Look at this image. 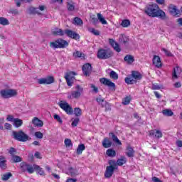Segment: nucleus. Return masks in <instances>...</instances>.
<instances>
[{
	"mask_svg": "<svg viewBox=\"0 0 182 182\" xmlns=\"http://www.w3.org/2000/svg\"><path fill=\"white\" fill-rule=\"evenodd\" d=\"M144 13L150 18H159L160 19H166V12L160 9L159 5L156 4H148L144 9Z\"/></svg>",
	"mask_w": 182,
	"mask_h": 182,
	"instance_id": "obj_1",
	"label": "nucleus"
},
{
	"mask_svg": "<svg viewBox=\"0 0 182 182\" xmlns=\"http://www.w3.org/2000/svg\"><path fill=\"white\" fill-rule=\"evenodd\" d=\"M53 35L54 36H64L66 35L68 38L71 39H74L75 41H79L80 39V36L79 33L70 30V29H65L63 31L60 28H55L54 31H53Z\"/></svg>",
	"mask_w": 182,
	"mask_h": 182,
	"instance_id": "obj_2",
	"label": "nucleus"
},
{
	"mask_svg": "<svg viewBox=\"0 0 182 182\" xmlns=\"http://www.w3.org/2000/svg\"><path fill=\"white\" fill-rule=\"evenodd\" d=\"M143 75L139 71H132L131 77H125V83L127 85H134L137 83V80H141Z\"/></svg>",
	"mask_w": 182,
	"mask_h": 182,
	"instance_id": "obj_3",
	"label": "nucleus"
},
{
	"mask_svg": "<svg viewBox=\"0 0 182 182\" xmlns=\"http://www.w3.org/2000/svg\"><path fill=\"white\" fill-rule=\"evenodd\" d=\"M113 55V50H112L110 48H100L97 53V58L98 59L105 60L106 59H110V58H112Z\"/></svg>",
	"mask_w": 182,
	"mask_h": 182,
	"instance_id": "obj_4",
	"label": "nucleus"
},
{
	"mask_svg": "<svg viewBox=\"0 0 182 182\" xmlns=\"http://www.w3.org/2000/svg\"><path fill=\"white\" fill-rule=\"evenodd\" d=\"M68 46H69V43L62 38H58L50 43V47L53 48V49H65V48H68Z\"/></svg>",
	"mask_w": 182,
	"mask_h": 182,
	"instance_id": "obj_5",
	"label": "nucleus"
},
{
	"mask_svg": "<svg viewBox=\"0 0 182 182\" xmlns=\"http://www.w3.org/2000/svg\"><path fill=\"white\" fill-rule=\"evenodd\" d=\"M0 96L2 99H11L18 96V90L15 89H3L0 90Z\"/></svg>",
	"mask_w": 182,
	"mask_h": 182,
	"instance_id": "obj_6",
	"label": "nucleus"
},
{
	"mask_svg": "<svg viewBox=\"0 0 182 182\" xmlns=\"http://www.w3.org/2000/svg\"><path fill=\"white\" fill-rule=\"evenodd\" d=\"M13 136L15 140H17L18 141H22L23 143L28 141V140H31L29 136L25 134V132H23L22 130L13 132Z\"/></svg>",
	"mask_w": 182,
	"mask_h": 182,
	"instance_id": "obj_7",
	"label": "nucleus"
},
{
	"mask_svg": "<svg viewBox=\"0 0 182 182\" xmlns=\"http://www.w3.org/2000/svg\"><path fill=\"white\" fill-rule=\"evenodd\" d=\"M32 164H28V162L23 161L20 164V170L21 173H28V174H33L35 173V168Z\"/></svg>",
	"mask_w": 182,
	"mask_h": 182,
	"instance_id": "obj_8",
	"label": "nucleus"
},
{
	"mask_svg": "<svg viewBox=\"0 0 182 182\" xmlns=\"http://www.w3.org/2000/svg\"><path fill=\"white\" fill-rule=\"evenodd\" d=\"M58 106L60 107V109H62V110L65 112L67 114H73V107H72V106H70L68 102L63 100L60 101Z\"/></svg>",
	"mask_w": 182,
	"mask_h": 182,
	"instance_id": "obj_9",
	"label": "nucleus"
},
{
	"mask_svg": "<svg viewBox=\"0 0 182 182\" xmlns=\"http://www.w3.org/2000/svg\"><path fill=\"white\" fill-rule=\"evenodd\" d=\"M83 93V87L80 85L75 86V90L71 91L70 95L68 96L69 99H79Z\"/></svg>",
	"mask_w": 182,
	"mask_h": 182,
	"instance_id": "obj_10",
	"label": "nucleus"
},
{
	"mask_svg": "<svg viewBox=\"0 0 182 182\" xmlns=\"http://www.w3.org/2000/svg\"><path fill=\"white\" fill-rule=\"evenodd\" d=\"M100 82L102 83V85H105V86L109 87V89L113 92L116 90V84H114V82H112L110 80L106 77H102L100 79Z\"/></svg>",
	"mask_w": 182,
	"mask_h": 182,
	"instance_id": "obj_11",
	"label": "nucleus"
},
{
	"mask_svg": "<svg viewBox=\"0 0 182 182\" xmlns=\"http://www.w3.org/2000/svg\"><path fill=\"white\" fill-rule=\"evenodd\" d=\"M168 11L171 15L173 16H176V18H178V16H181V11L177 9L174 4H171L168 8Z\"/></svg>",
	"mask_w": 182,
	"mask_h": 182,
	"instance_id": "obj_12",
	"label": "nucleus"
},
{
	"mask_svg": "<svg viewBox=\"0 0 182 182\" xmlns=\"http://www.w3.org/2000/svg\"><path fill=\"white\" fill-rule=\"evenodd\" d=\"M82 70L84 76L89 77L92 75V64L91 63H85L82 67Z\"/></svg>",
	"mask_w": 182,
	"mask_h": 182,
	"instance_id": "obj_13",
	"label": "nucleus"
},
{
	"mask_svg": "<svg viewBox=\"0 0 182 182\" xmlns=\"http://www.w3.org/2000/svg\"><path fill=\"white\" fill-rule=\"evenodd\" d=\"M55 82L53 76H48L46 78H41L38 80L39 85H52Z\"/></svg>",
	"mask_w": 182,
	"mask_h": 182,
	"instance_id": "obj_14",
	"label": "nucleus"
},
{
	"mask_svg": "<svg viewBox=\"0 0 182 182\" xmlns=\"http://www.w3.org/2000/svg\"><path fill=\"white\" fill-rule=\"evenodd\" d=\"M149 137H154V139H161L163 137V132L159 129H152L149 132Z\"/></svg>",
	"mask_w": 182,
	"mask_h": 182,
	"instance_id": "obj_15",
	"label": "nucleus"
},
{
	"mask_svg": "<svg viewBox=\"0 0 182 182\" xmlns=\"http://www.w3.org/2000/svg\"><path fill=\"white\" fill-rule=\"evenodd\" d=\"M152 63L158 69H160V68L163 67V63H161V58H160V56L159 55H154V58L152 59Z\"/></svg>",
	"mask_w": 182,
	"mask_h": 182,
	"instance_id": "obj_16",
	"label": "nucleus"
},
{
	"mask_svg": "<svg viewBox=\"0 0 182 182\" xmlns=\"http://www.w3.org/2000/svg\"><path fill=\"white\" fill-rule=\"evenodd\" d=\"M115 170H116V168H114V167H113L112 166H107L106 167V170L105 172V178H110V177H112V176H113V173H114Z\"/></svg>",
	"mask_w": 182,
	"mask_h": 182,
	"instance_id": "obj_17",
	"label": "nucleus"
},
{
	"mask_svg": "<svg viewBox=\"0 0 182 182\" xmlns=\"http://www.w3.org/2000/svg\"><path fill=\"white\" fill-rule=\"evenodd\" d=\"M109 45H111L112 47L113 48L114 50H115L116 52H118V53L119 52H122V48H120V46L119 45V43H117V42H116V41H114V39L109 38Z\"/></svg>",
	"mask_w": 182,
	"mask_h": 182,
	"instance_id": "obj_18",
	"label": "nucleus"
},
{
	"mask_svg": "<svg viewBox=\"0 0 182 182\" xmlns=\"http://www.w3.org/2000/svg\"><path fill=\"white\" fill-rule=\"evenodd\" d=\"M182 69L180 66H176L173 68V73L172 74V77L173 79H178V76L181 75Z\"/></svg>",
	"mask_w": 182,
	"mask_h": 182,
	"instance_id": "obj_19",
	"label": "nucleus"
},
{
	"mask_svg": "<svg viewBox=\"0 0 182 182\" xmlns=\"http://www.w3.org/2000/svg\"><path fill=\"white\" fill-rule=\"evenodd\" d=\"M65 79L68 86H69V87H72L73 86V80H75V77H72L70 76V74L68 73L65 75Z\"/></svg>",
	"mask_w": 182,
	"mask_h": 182,
	"instance_id": "obj_20",
	"label": "nucleus"
},
{
	"mask_svg": "<svg viewBox=\"0 0 182 182\" xmlns=\"http://www.w3.org/2000/svg\"><path fill=\"white\" fill-rule=\"evenodd\" d=\"M112 144H113V143L112 142V141H110V139H109V138H104L102 141V146L104 147V149H109L112 147Z\"/></svg>",
	"mask_w": 182,
	"mask_h": 182,
	"instance_id": "obj_21",
	"label": "nucleus"
},
{
	"mask_svg": "<svg viewBox=\"0 0 182 182\" xmlns=\"http://www.w3.org/2000/svg\"><path fill=\"white\" fill-rule=\"evenodd\" d=\"M32 123L36 127H42L43 126V122L39 119L38 117H34V119L32 120Z\"/></svg>",
	"mask_w": 182,
	"mask_h": 182,
	"instance_id": "obj_22",
	"label": "nucleus"
},
{
	"mask_svg": "<svg viewBox=\"0 0 182 182\" xmlns=\"http://www.w3.org/2000/svg\"><path fill=\"white\" fill-rule=\"evenodd\" d=\"M134 149L130 145L127 146L126 155L127 157H134Z\"/></svg>",
	"mask_w": 182,
	"mask_h": 182,
	"instance_id": "obj_23",
	"label": "nucleus"
},
{
	"mask_svg": "<svg viewBox=\"0 0 182 182\" xmlns=\"http://www.w3.org/2000/svg\"><path fill=\"white\" fill-rule=\"evenodd\" d=\"M0 168L6 170V160L4 156H0Z\"/></svg>",
	"mask_w": 182,
	"mask_h": 182,
	"instance_id": "obj_24",
	"label": "nucleus"
},
{
	"mask_svg": "<svg viewBox=\"0 0 182 182\" xmlns=\"http://www.w3.org/2000/svg\"><path fill=\"white\" fill-rule=\"evenodd\" d=\"M109 137H111L112 141H114L115 143H117V144L122 145V141H120V140L119 139V138H117V136H116L114 133L110 132L109 134Z\"/></svg>",
	"mask_w": 182,
	"mask_h": 182,
	"instance_id": "obj_25",
	"label": "nucleus"
},
{
	"mask_svg": "<svg viewBox=\"0 0 182 182\" xmlns=\"http://www.w3.org/2000/svg\"><path fill=\"white\" fill-rule=\"evenodd\" d=\"M68 171L71 177H76V176H79V171H77V169L73 167L68 168Z\"/></svg>",
	"mask_w": 182,
	"mask_h": 182,
	"instance_id": "obj_26",
	"label": "nucleus"
},
{
	"mask_svg": "<svg viewBox=\"0 0 182 182\" xmlns=\"http://www.w3.org/2000/svg\"><path fill=\"white\" fill-rule=\"evenodd\" d=\"M85 149H86V146H85V144H80L78 145V146L77 148L76 154L78 156H80V154H82L83 153V151H85Z\"/></svg>",
	"mask_w": 182,
	"mask_h": 182,
	"instance_id": "obj_27",
	"label": "nucleus"
},
{
	"mask_svg": "<svg viewBox=\"0 0 182 182\" xmlns=\"http://www.w3.org/2000/svg\"><path fill=\"white\" fill-rule=\"evenodd\" d=\"M124 60L127 62V63H128L129 65H132V63L134 62V57H133V55H127L124 58Z\"/></svg>",
	"mask_w": 182,
	"mask_h": 182,
	"instance_id": "obj_28",
	"label": "nucleus"
},
{
	"mask_svg": "<svg viewBox=\"0 0 182 182\" xmlns=\"http://www.w3.org/2000/svg\"><path fill=\"white\" fill-rule=\"evenodd\" d=\"M127 163V159L125 156H121L120 159L117 160V166H122L123 164H126Z\"/></svg>",
	"mask_w": 182,
	"mask_h": 182,
	"instance_id": "obj_29",
	"label": "nucleus"
},
{
	"mask_svg": "<svg viewBox=\"0 0 182 182\" xmlns=\"http://www.w3.org/2000/svg\"><path fill=\"white\" fill-rule=\"evenodd\" d=\"M33 168L36 170V171H38V174L40 176H45V171H43V168H41L38 165H33Z\"/></svg>",
	"mask_w": 182,
	"mask_h": 182,
	"instance_id": "obj_30",
	"label": "nucleus"
},
{
	"mask_svg": "<svg viewBox=\"0 0 182 182\" xmlns=\"http://www.w3.org/2000/svg\"><path fill=\"white\" fill-rule=\"evenodd\" d=\"M67 9L68 11H70V12L75 11V2L73 1L67 2Z\"/></svg>",
	"mask_w": 182,
	"mask_h": 182,
	"instance_id": "obj_31",
	"label": "nucleus"
},
{
	"mask_svg": "<svg viewBox=\"0 0 182 182\" xmlns=\"http://www.w3.org/2000/svg\"><path fill=\"white\" fill-rule=\"evenodd\" d=\"M64 144H65V147H67L68 149H72L73 147V143H72V140L70 139L66 138L64 140Z\"/></svg>",
	"mask_w": 182,
	"mask_h": 182,
	"instance_id": "obj_32",
	"label": "nucleus"
},
{
	"mask_svg": "<svg viewBox=\"0 0 182 182\" xmlns=\"http://www.w3.org/2000/svg\"><path fill=\"white\" fill-rule=\"evenodd\" d=\"M106 154L108 157H116V151L113 149H109L106 151Z\"/></svg>",
	"mask_w": 182,
	"mask_h": 182,
	"instance_id": "obj_33",
	"label": "nucleus"
},
{
	"mask_svg": "<svg viewBox=\"0 0 182 182\" xmlns=\"http://www.w3.org/2000/svg\"><path fill=\"white\" fill-rule=\"evenodd\" d=\"M119 41L121 43H127V42H129V38H127L124 34H121L119 38Z\"/></svg>",
	"mask_w": 182,
	"mask_h": 182,
	"instance_id": "obj_34",
	"label": "nucleus"
},
{
	"mask_svg": "<svg viewBox=\"0 0 182 182\" xmlns=\"http://www.w3.org/2000/svg\"><path fill=\"white\" fill-rule=\"evenodd\" d=\"M162 113L164 116H167L168 117H170L174 114V112L170 109H166L162 111Z\"/></svg>",
	"mask_w": 182,
	"mask_h": 182,
	"instance_id": "obj_35",
	"label": "nucleus"
},
{
	"mask_svg": "<svg viewBox=\"0 0 182 182\" xmlns=\"http://www.w3.org/2000/svg\"><path fill=\"white\" fill-rule=\"evenodd\" d=\"M73 23L74 25H77L78 26H80L83 25V21L79 17H75Z\"/></svg>",
	"mask_w": 182,
	"mask_h": 182,
	"instance_id": "obj_36",
	"label": "nucleus"
},
{
	"mask_svg": "<svg viewBox=\"0 0 182 182\" xmlns=\"http://www.w3.org/2000/svg\"><path fill=\"white\" fill-rule=\"evenodd\" d=\"M14 126L16 127H21V126H22V124H23V121H22V119H21L19 118H15L14 119Z\"/></svg>",
	"mask_w": 182,
	"mask_h": 182,
	"instance_id": "obj_37",
	"label": "nucleus"
},
{
	"mask_svg": "<svg viewBox=\"0 0 182 182\" xmlns=\"http://www.w3.org/2000/svg\"><path fill=\"white\" fill-rule=\"evenodd\" d=\"M97 16L98 18V21H100V22H101L102 25H107V21H106V19L104 18L103 15H102V14L98 13Z\"/></svg>",
	"mask_w": 182,
	"mask_h": 182,
	"instance_id": "obj_38",
	"label": "nucleus"
},
{
	"mask_svg": "<svg viewBox=\"0 0 182 182\" xmlns=\"http://www.w3.org/2000/svg\"><path fill=\"white\" fill-rule=\"evenodd\" d=\"M0 25L6 26V25H9V21L5 17H0Z\"/></svg>",
	"mask_w": 182,
	"mask_h": 182,
	"instance_id": "obj_39",
	"label": "nucleus"
},
{
	"mask_svg": "<svg viewBox=\"0 0 182 182\" xmlns=\"http://www.w3.org/2000/svg\"><path fill=\"white\" fill-rule=\"evenodd\" d=\"M29 11H30V14H31L32 15H42V14H41V13L38 11V8L30 7V8H29Z\"/></svg>",
	"mask_w": 182,
	"mask_h": 182,
	"instance_id": "obj_40",
	"label": "nucleus"
},
{
	"mask_svg": "<svg viewBox=\"0 0 182 182\" xmlns=\"http://www.w3.org/2000/svg\"><path fill=\"white\" fill-rule=\"evenodd\" d=\"M121 26L122 28H129L130 26V20L124 19L121 23Z\"/></svg>",
	"mask_w": 182,
	"mask_h": 182,
	"instance_id": "obj_41",
	"label": "nucleus"
},
{
	"mask_svg": "<svg viewBox=\"0 0 182 182\" xmlns=\"http://www.w3.org/2000/svg\"><path fill=\"white\" fill-rule=\"evenodd\" d=\"M109 77L111 79H113L114 80H117V79H119V75L117 74V73L115 71L112 70L109 73Z\"/></svg>",
	"mask_w": 182,
	"mask_h": 182,
	"instance_id": "obj_42",
	"label": "nucleus"
},
{
	"mask_svg": "<svg viewBox=\"0 0 182 182\" xmlns=\"http://www.w3.org/2000/svg\"><path fill=\"white\" fill-rule=\"evenodd\" d=\"M11 177H12V173L11 172H9L7 173H4L1 178L4 181H6L8 180H9V178H11Z\"/></svg>",
	"mask_w": 182,
	"mask_h": 182,
	"instance_id": "obj_43",
	"label": "nucleus"
},
{
	"mask_svg": "<svg viewBox=\"0 0 182 182\" xmlns=\"http://www.w3.org/2000/svg\"><path fill=\"white\" fill-rule=\"evenodd\" d=\"M88 31L90 32V33L95 35V36H99V35H100V31L96 30L95 28H88Z\"/></svg>",
	"mask_w": 182,
	"mask_h": 182,
	"instance_id": "obj_44",
	"label": "nucleus"
},
{
	"mask_svg": "<svg viewBox=\"0 0 182 182\" xmlns=\"http://www.w3.org/2000/svg\"><path fill=\"white\" fill-rule=\"evenodd\" d=\"M131 101L132 98L129 96H127L122 100V104L126 106L127 105H129Z\"/></svg>",
	"mask_w": 182,
	"mask_h": 182,
	"instance_id": "obj_45",
	"label": "nucleus"
},
{
	"mask_svg": "<svg viewBox=\"0 0 182 182\" xmlns=\"http://www.w3.org/2000/svg\"><path fill=\"white\" fill-rule=\"evenodd\" d=\"M102 107L105 108V112H110L112 110V105L107 102H105V105H102Z\"/></svg>",
	"mask_w": 182,
	"mask_h": 182,
	"instance_id": "obj_46",
	"label": "nucleus"
},
{
	"mask_svg": "<svg viewBox=\"0 0 182 182\" xmlns=\"http://www.w3.org/2000/svg\"><path fill=\"white\" fill-rule=\"evenodd\" d=\"M12 160L14 163H21L22 161V157L16 155L12 156Z\"/></svg>",
	"mask_w": 182,
	"mask_h": 182,
	"instance_id": "obj_47",
	"label": "nucleus"
},
{
	"mask_svg": "<svg viewBox=\"0 0 182 182\" xmlns=\"http://www.w3.org/2000/svg\"><path fill=\"white\" fill-rule=\"evenodd\" d=\"M74 114L79 117V116H82V109L79 107L74 109Z\"/></svg>",
	"mask_w": 182,
	"mask_h": 182,
	"instance_id": "obj_48",
	"label": "nucleus"
},
{
	"mask_svg": "<svg viewBox=\"0 0 182 182\" xmlns=\"http://www.w3.org/2000/svg\"><path fill=\"white\" fill-rule=\"evenodd\" d=\"M79 122H80V119L77 117L74 119H73V122L71 123L72 127H76L79 124Z\"/></svg>",
	"mask_w": 182,
	"mask_h": 182,
	"instance_id": "obj_49",
	"label": "nucleus"
},
{
	"mask_svg": "<svg viewBox=\"0 0 182 182\" xmlns=\"http://www.w3.org/2000/svg\"><path fill=\"white\" fill-rule=\"evenodd\" d=\"M108 163L109 166H112V167L117 170V161H116L115 160H109Z\"/></svg>",
	"mask_w": 182,
	"mask_h": 182,
	"instance_id": "obj_50",
	"label": "nucleus"
},
{
	"mask_svg": "<svg viewBox=\"0 0 182 182\" xmlns=\"http://www.w3.org/2000/svg\"><path fill=\"white\" fill-rule=\"evenodd\" d=\"M53 118L55 119V120H57V122H58V123H60V124H63V120H62V118H60V116L55 114H54Z\"/></svg>",
	"mask_w": 182,
	"mask_h": 182,
	"instance_id": "obj_51",
	"label": "nucleus"
},
{
	"mask_svg": "<svg viewBox=\"0 0 182 182\" xmlns=\"http://www.w3.org/2000/svg\"><path fill=\"white\" fill-rule=\"evenodd\" d=\"M34 135L37 139H43V134L41 132H35Z\"/></svg>",
	"mask_w": 182,
	"mask_h": 182,
	"instance_id": "obj_52",
	"label": "nucleus"
},
{
	"mask_svg": "<svg viewBox=\"0 0 182 182\" xmlns=\"http://www.w3.org/2000/svg\"><path fill=\"white\" fill-rule=\"evenodd\" d=\"M90 87L92 89V92H94V93H99V88H97L95 84H91Z\"/></svg>",
	"mask_w": 182,
	"mask_h": 182,
	"instance_id": "obj_53",
	"label": "nucleus"
},
{
	"mask_svg": "<svg viewBox=\"0 0 182 182\" xmlns=\"http://www.w3.org/2000/svg\"><path fill=\"white\" fill-rule=\"evenodd\" d=\"M74 58H82V53L80 51H75L73 53Z\"/></svg>",
	"mask_w": 182,
	"mask_h": 182,
	"instance_id": "obj_54",
	"label": "nucleus"
},
{
	"mask_svg": "<svg viewBox=\"0 0 182 182\" xmlns=\"http://www.w3.org/2000/svg\"><path fill=\"white\" fill-rule=\"evenodd\" d=\"M9 153L13 157V156H15V153H16V149H15V148H14V147H10Z\"/></svg>",
	"mask_w": 182,
	"mask_h": 182,
	"instance_id": "obj_55",
	"label": "nucleus"
},
{
	"mask_svg": "<svg viewBox=\"0 0 182 182\" xmlns=\"http://www.w3.org/2000/svg\"><path fill=\"white\" fill-rule=\"evenodd\" d=\"M161 89V87L157 84H154L152 85V90H160Z\"/></svg>",
	"mask_w": 182,
	"mask_h": 182,
	"instance_id": "obj_56",
	"label": "nucleus"
},
{
	"mask_svg": "<svg viewBox=\"0 0 182 182\" xmlns=\"http://www.w3.org/2000/svg\"><path fill=\"white\" fill-rule=\"evenodd\" d=\"M163 52H164V53H166V56H173V54L171 53V52L168 51L167 49L166 48H162Z\"/></svg>",
	"mask_w": 182,
	"mask_h": 182,
	"instance_id": "obj_57",
	"label": "nucleus"
},
{
	"mask_svg": "<svg viewBox=\"0 0 182 182\" xmlns=\"http://www.w3.org/2000/svg\"><path fill=\"white\" fill-rule=\"evenodd\" d=\"M4 128L6 130H11L12 129V124H9V123H5L4 124Z\"/></svg>",
	"mask_w": 182,
	"mask_h": 182,
	"instance_id": "obj_58",
	"label": "nucleus"
},
{
	"mask_svg": "<svg viewBox=\"0 0 182 182\" xmlns=\"http://www.w3.org/2000/svg\"><path fill=\"white\" fill-rule=\"evenodd\" d=\"M96 102L100 105L101 103H103L105 102V99L102 98L101 97H97L96 98Z\"/></svg>",
	"mask_w": 182,
	"mask_h": 182,
	"instance_id": "obj_59",
	"label": "nucleus"
},
{
	"mask_svg": "<svg viewBox=\"0 0 182 182\" xmlns=\"http://www.w3.org/2000/svg\"><path fill=\"white\" fill-rule=\"evenodd\" d=\"M92 23L94 25H96V23H97V22H99V18L98 17H92Z\"/></svg>",
	"mask_w": 182,
	"mask_h": 182,
	"instance_id": "obj_60",
	"label": "nucleus"
},
{
	"mask_svg": "<svg viewBox=\"0 0 182 182\" xmlns=\"http://www.w3.org/2000/svg\"><path fill=\"white\" fill-rule=\"evenodd\" d=\"M174 87H176V89L181 87V82H176L174 84Z\"/></svg>",
	"mask_w": 182,
	"mask_h": 182,
	"instance_id": "obj_61",
	"label": "nucleus"
},
{
	"mask_svg": "<svg viewBox=\"0 0 182 182\" xmlns=\"http://www.w3.org/2000/svg\"><path fill=\"white\" fill-rule=\"evenodd\" d=\"M34 156L36 159H42V157H41V153L39 151H36Z\"/></svg>",
	"mask_w": 182,
	"mask_h": 182,
	"instance_id": "obj_62",
	"label": "nucleus"
},
{
	"mask_svg": "<svg viewBox=\"0 0 182 182\" xmlns=\"http://www.w3.org/2000/svg\"><path fill=\"white\" fill-rule=\"evenodd\" d=\"M77 179L73 178H69L67 179L66 182H76Z\"/></svg>",
	"mask_w": 182,
	"mask_h": 182,
	"instance_id": "obj_63",
	"label": "nucleus"
},
{
	"mask_svg": "<svg viewBox=\"0 0 182 182\" xmlns=\"http://www.w3.org/2000/svg\"><path fill=\"white\" fill-rule=\"evenodd\" d=\"M176 144L178 147H182V141L181 140L177 141Z\"/></svg>",
	"mask_w": 182,
	"mask_h": 182,
	"instance_id": "obj_64",
	"label": "nucleus"
}]
</instances>
